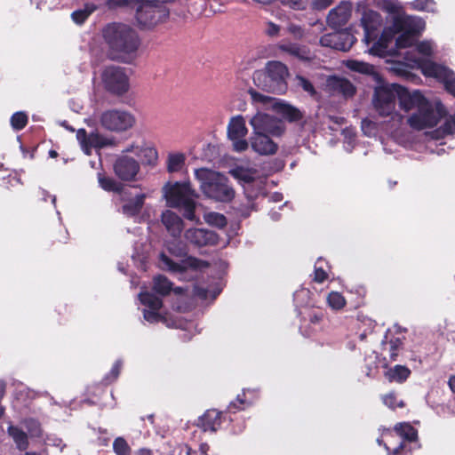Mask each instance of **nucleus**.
<instances>
[{
    "label": "nucleus",
    "mask_w": 455,
    "mask_h": 455,
    "mask_svg": "<svg viewBox=\"0 0 455 455\" xmlns=\"http://www.w3.org/2000/svg\"><path fill=\"white\" fill-rule=\"evenodd\" d=\"M435 43L424 40L416 44L414 50L407 51L404 60L408 67L419 68L424 76L434 77L444 84L445 89L455 97V74L449 68L430 60Z\"/></svg>",
    "instance_id": "1"
},
{
    "label": "nucleus",
    "mask_w": 455,
    "mask_h": 455,
    "mask_svg": "<svg viewBox=\"0 0 455 455\" xmlns=\"http://www.w3.org/2000/svg\"><path fill=\"white\" fill-rule=\"evenodd\" d=\"M425 21L418 17L397 19L395 20L392 28L383 30L378 41L374 42L370 49V52L378 56L391 53L393 50L389 46L395 34H398L395 38V47L397 50L411 47L425 29Z\"/></svg>",
    "instance_id": "2"
},
{
    "label": "nucleus",
    "mask_w": 455,
    "mask_h": 455,
    "mask_svg": "<svg viewBox=\"0 0 455 455\" xmlns=\"http://www.w3.org/2000/svg\"><path fill=\"white\" fill-rule=\"evenodd\" d=\"M102 36L110 58L124 62H129L135 57L140 44L137 32L124 23L107 25L102 30Z\"/></svg>",
    "instance_id": "3"
},
{
    "label": "nucleus",
    "mask_w": 455,
    "mask_h": 455,
    "mask_svg": "<svg viewBox=\"0 0 455 455\" xmlns=\"http://www.w3.org/2000/svg\"><path fill=\"white\" fill-rule=\"evenodd\" d=\"M163 196L168 207L182 210L185 219L200 223V219L195 213L196 195L188 182L166 183L163 187Z\"/></svg>",
    "instance_id": "4"
},
{
    "label": "nucleus",
    "mask_w": 455,
    "mask_h": 455,
    "mask_svg": "<svg viewBox=\"0 0 455 455\" xmlns=\"http://www.w3.org/2000/svg\"><path fill=\"white\" fill-rule=\"evenodd\" d=\"M287 67L276 60L268 61L263 69L253 74L254 84L263 91L274 93H283L286 91Z\"/></svg>",
    "instance_id": "5"
},
{
    "label": "nucleus",
    "mask_w": 455,
    "mask_h": 455,
    "mask_svg": "<svg viewBox=\"0 0 455 455\" xmlns=\"http://www.w3.org/2000/svg\"><path fill=\"white\" fill-rule=\"evenodd\" d=\"M195 175L207 197L220 202L233 199L235 191L228 185V179L224 175L205 168L196 170Z\"/></svg>",
    "instance_id": "6"
},
{
    "label": "nucleus",
    "mask_w": 455,
    "mask_h": 455,
    "mask_svg": "<svg viewBox=\"0 0 455 455\" xmlns=\"http://www.w3.org/2000/svg\"><path fill=\"white\" fill-rule=\"evenodd\" d=\"M397 98L396 84H379L375 88L372 103L381 116H389L392 127L397 130L403 123V116L395 111Z\"/></svg>",
    "instance_id": "7"
},
{
    "label": "nucleus",
    "mask_w": 455,
    "mask_h": 455,
    "mask_svg": "<svg viewBox=\"0 0 455 455\" xmlns=\"http://www.w3.org/2000/svg\"><path fill=\"white\" fill-rule=\"evenodd\" d=\"M446 111L440 101L430 102L427 100L407 119L411 128L421 131L435 127L445 116Z\"/></svg>",
    "instance_id": "8"
},
{
    "label": "nucleus",
    "mask_w": 455,
    "mask_h": 455,
    "mask_svg": "<svg viewBox=\"0 0 455 455\" xmlns=\"http://www.w3.org/2000/svg\"><path fill=\"white\" fill-rule=\"evenodd\" d=\"M99 122L105 130L114 132H124L135 125L136 117L128 110L109 108L100 114Z\"/></svg>",
    "instance_id": "9"
},
{
    "label": "nucleus",
    "mask_w": 455,
    "mask_h": 455,
    "mask_svg": "<svg viewBox=\"0 0 455 455\" xmlns=\"http://www.w3.org/2000/svg\"><path fill=\"white\" fill-rule=\"evenodd\" d=\"M100 77L104 89L112 95L123 96L130 89V78L124 68L114 65L106 67Z\"/></svg>",
    "instance_id": "10"
},
{
    "label": "nucleus",
    "mask_w": 455,
    "mask_h": 455,
    "mask_svg": "<svg viewBox=\"0 0 455 455\" xmlns=\"http://www.w3.org/2000/svg\"><path fill=\"white\" fill-rule=\"evenodd\" d=\"M168 15L169 11L166 6L157 1L140 0L136 12L138 22L145 28L156 26Z\"/></svg>",
    "instance_id": "11"
},
{
    "label": "nucleus",
    "mask_w": 455,
    "mask_h": 455,
    "mask_svg": "<svg viewBox=\"0 0 455 455\" xmlns=\"http://www.w3.org/2000/svg\"><path fill=\"white\" fill-rule=\"evenodd\" d=\"M252 133L281 136L284 132L283 122L268 114L258 112L249 121Z\"/></svg>",
    "instance_id": "12"
},
{
    "label": "nucleus",
    "mask_w": 455,
    "mask_h": 455,
    "mask_svg": "<svg viewBox=\"0 0 455 455\" xmlns=\"http://www.w3.org/2000/svg\"><path fill=\"white\" fill-rule=\"evenodd\" d=\"M159 265L163 269L180 275V278L185 279L187 276L189 278L194 277V272L204 265V263L192 257L182 259L180 262H175L165 254L162 253L160 255Z\"/></svg>",
    "instance_id": "13"
},
{
    "label": "nucleus",
    "mask_w": 455,
    "mask_h": 455,
    "mask_svg": "<svg viewBox=\"0 0 455 455\" xmlns=\"http://www.w3.org/2000/svg\"><path fill=\"white\" fill-rule=\"evenodd\" d=\"M230 174L243 187L244 194L250 201L261 193V180H256L258 175L256 170L236 167L230 171Z\"/></svg>",
    "instance_id": "14"
},
{
    "label": "nucleus",
    "mask_w": 455,
    "mask_h": 455,
    "mask_svg": "<svg viewBox=\"0 0 455 455\" xmlns=\"http://www.w3.org/2000/svg\"><path fill=\"white\" fill-rule=\"evenodd\" d=\"M249 94L254 102L262 103L263 105H271L277 113L290 122L298 121L302 117L301 112L291 105L286 104L281 100H275V99L258 92L254 89H250Z\"/></svg>",
    "instance_id": "15"
},
{
    "label": "nucleus",
    "mask_w": 455,
    "mask_h": 455,
    "mask_svg": "<svg viewBox=\"0 0 455 455\" xmlns=\"http://www.w3.org/2000/svg\"><path fill=\"white\" fill-rule=\"evenodd\" d=\"M228 138L232 141L233 148L236 152H243L248 147L249 143L245 137L248 133L246 127V121L241 115L232 116L228 122Z\"/></svg>",
    "instance_id": "16"
},
{
    "label": "nucleus",
    "mask_w": 455,
    "mask_h": 455,
    "mask_svg": "<svg viewBox=\"0 0 455 455\" xmlns=\"http://www.w3.org/2000/svg\"><path fill=\"white\" fill-rule=\"evenodd\" d=\"M355 37L347 30H340L326 34L320 38V44L323 47L347 52L354 43Z\"/></svg>",
    "instance_id": "17"
},
{
    "label": "nucleus",
    "mask_w": 455,
    "mask_h": 455,
    "mask_svg": "<svg viewBox=\"0 0 455 455\" xmlns=\"http://www.w3.org/2000/svg\"><path fill=\"white\" fill-rule=\"evenodd\" d=\"M139 299L142 305L146 307L143 310L144 319L149 323H158L164 320V316L159 310L163 306L162 299L157 296L148 292H140Z\"/></svg>",
    "instance_id": "18"
},
{
    "label": "nucleus",
    "mask_w": 455,
    "mask_h": 455,
    "mask_svg": "<svg viewBox=\"0 0 455 455\" xmlns=\"http://www.w3.org/2000/svg\"><path fill=\"white\" fill-rule=\"evenodd\" d=\"M396 93L399 106L405 112L417 110L421 104L427 100L419 91L410 92L398 84H396Z\"/></svg>",
    "instance_id": "19"
},
{
    "label": "nucleus",
    "mask_w": 455,
    "mask_h": 455,
    "mask_svg": "<svg viewBox=\"0 0 455 455\" xmlns=\"http://www.w3.org/2000/svg\"><path fill=\"white\" fill-rule=\"evenodd\" d=\"M361 22L364 29L363 41L367 44L374 42L377 39L379 31L382 27L381 15L374 11L364 12Z\"/></svg>",
    "instance_id": "20"
},
{
    "label": "nucleus",
    "mask_w": 455,
    "mask_h": 455,
    "mask_svg": "<svg viewBox=\"0 0 455 455\" xmlns=\"http://www.w3.org/2000/svg\"><path fill=\"white\" fill-rule=\"evenodd\" d=\"M184 237L187 242L197 247L214 245L218 243L217 234L205 228H188L185 231Z\"/></svg>",
    "instance_id": "21"
},
{
    "label": "nucleus",
    "mask_w": 455,
    "mask_h": 455,
    "mask_svg": "<svg viewBox=\"0 0 455 455\" xmlns=\"http://www.w3.org/2000/svg\"><path fill=\"white\" fill-rule=\"evenodd\" d=\"M146 198L145 193L132 194L124 191L122 212L128 217L137 216L140 212Z\"/></svg>",
    "instance_id": "22"
},
{
    "label": "nucleus",
    "mask_w": 455,
    "mask_h": 455,
    "mask_svg": "<svg viewBox=\"0 0 455 455\" xmlns=\"http://www.w3.org/2000/svg\"><path fill=\"white\" fill-rule=\"evenodd\" d=\"M269 136V134L252 133L250 138V144L252 150L261 156L275 154L278 146Z\"/></svg>",
    "instance_id": "23"
},
{
    "label": "nucleus",
    "mask_w": 455,
    "mask_h": 455,
    "mask_svg": "<svg viewBox=\"0 0 455 455\" xmlns=\"http://www.w3.org/2000/svg\"><path fill=\"white\" fill-rule=\"evenodd\" d=\"M351 12V4L348 2H342L329 12L327 16V23L333 28L342 27L350 19Z\"/></svg>",
    "instance_id": "24"
},
{
    "label": "nucleus",
    "mask_w": 455,
    "mask_h": 455,
    "mask_svg": "<svg viewBox=\"0 0 455 455\" xmlns=\"http://www.w3.org/2000/svg\"><path fill=\"white\" fill-rule=\"evenodd\" d=\"M76 139L81 146L82 150L90 155L93 148H102L108 144V140L104 139L98 133L92 132L87 135L84 129H79L76 132Z\"/></svg>",
    "instance_id": "25"
},
{
    "label": "nucleus",
    "mask_w": 455,
    "mask_h": 455,
    "mask_svg": "<svg viewBox=\"0 0 455 455\" xmlns=\"http://www.w3.org/2000/svg\"><path fill=\"white\" fill-rule=\"evenodd\" d=\"M140 165L138 162L128 156H122L115 164V172L116 175L124 180H132L138 173Z\"/></svg>",
    "instance_id": "26"
},
{
    "label": "nucleus",
    "mask_w": 455,
    "mask_h": 455,
    "mask_svg": "<svg viewBox=\"0 0 455 455\" xmlns=\"http://www.w3.org/2000/svg\"><path fill=\"white\" fill-rule=\"evenodd\" d=\"M161 221L172 237L176 238L180 235L184 221L177 213L171 210H165L161 214Z\"/></svg>",
    "instance_id": "27"
},
{
    "label": "nucleus",
    "mask_w": 455,
    "mask_h": 455,
    "mask_svg": "<svg viewBox=\"0 0 455 455\" xmlns=\"http://www.w3.org/2000/svg\"><path fill=\"white\" fill-rule=\"evenodd\" d=\"M278 49L299 60H308L311 59L309 51L305 46L291 42H281Z\"/></svg>",
    "instance_id": "28"
},
{
    "label": "nucleus",
    "mask_w": 455,
    "mask_h": 455,
    "mask_svg": "<svg viewBox=\"0 0 455 455\" xmlns=\"http://www.w3.org/2000/svg\"><path fill=\"white\" fill-rule=\"evenodd\" d=\"M220 424V412L216 410H208L200 419L198 425L204 431L214 432Z\"/></svg>",
    "instance_id": "29"
},
{
    "label": "nucleus",
    "mask_w": 455,
    "mask_h": 455,
    "mask_svg": "<svg viewBox=\"0 0 455 455\" xmlns=\"http://www.w3.org/2000/svg\"><path fill=\"white\" fill-rule=\"evenodd\" d=\"M186 155L182 152H171L167 156L166 169L170 173L181 172L186 164Z\"/></svg>",
    "instance_id": "30"
},
{
    "label": "nucleus",
    "mask_w": 455,
    "mask_h": 455,
    "mask_svg": "<svg viewBox=\"0 0 455 455\" xmlns=\"http://www.w3.org/2000/svg\"><path fill=\"white\" fill-rule=\"evenodd\" d=\"M329 85L345 97H351L355 92V86L345 78L332 77L329 80Z\"/></svg>",
    "instance_id": "31"
},
{
    "label": "nucleus",
    "mask_w": 455,
    "mask_h": 455,
    "mask_svg": "<svg viewBox=\"0 0 455 455\" xmlns=\"http://www.w3.org/2000/svg\"><path fill=\"white\" fill-rule=\"evenodd\" d=\"M136 156L144 160L148 164H156L158 158L156 148L148 142H140V148L136 151Z\"/></svg>",
    "instance_id": "32"
},
{
    "label": "nucleus",
    "mask_w": 455,
    "mask_h": 455,
    "mask_svg": "<svg viewBox=\"0 0 455 455\" xmlns=\"http://www.w3.org/2000/svg\"><path fill=\"white\" fill-rule=\"evenodd\" d=\"M345 65L348 69L352 71L359 72L362 74L372 75L376 80H379V76L375 72L374 66L372 65L355 60H347Z\"/></svg>",
    "instance_id": "33"
},
{
    "label": "nucleus",
    "mask_w": 455,
    "mask_h": 455,
    "mask_svg": "<svg viewBox=\"0 0 455 455\" xmlns=\"http://www.w3.org/2000/svg\"><path fill=\"white\" fill-rule=\"evenodd\" d=\"M410 373L411 371L407 367L395 365L387 371L385 376L391 382L395 381L400 383L404 381L409 377Z\"/></svg>",
    "instance_id": "34"
},
{
    "label": "nucleus",
    "mask_w": 455,
    "mask_h": 455,
    "mask_svg": "<svg viewBox=\"0 0 455 455\" xmlns=\"http://www.w3.org/2000/svg\"><path fill=\"white\" fill-rule=\"evenodd\" d=\"M395 432L404 440L412 442L417 438V431L409 423H398L395 427Z\"/></svg>",
    "instance_id": "35"
},
{
    "label": "nucleus",
    "mask_w": 455,
    "mask_h": 455,
    "mask_svg": "<svg viewBox=\"0 0 455 455\" xmlns=\"http://www.w3.org/2000/svg\"><path fill=\"white\" fill-rule=\"evenodd\" d=\"M8 433L12 437L13 441L17 444L20 450H25L28 447V437L27 435L16 427L10 426L8 427Z\"/></svg>",
    "instance_id": "36"
},
{
    "label": "nucleus",
    "mask_w": 455,
    "mask_h": 455,
    "mask_svg": "<svg viewBox=\"0 0 455 455\" xmlns=\"http://www.w3.org/2000/svg\"><path fill=\"white\" fill-rule=\"evenodd\" d=\"M153 289L158 294L167 295L172 290V283L164 276L158 275L154 278Z\"/></svg>",
    "instance_id": "37"
},
{
    "label": "nucleus",
    "mask_w": 455,
    "mask_h": 455,
    "mask_svg": "<svg viewBox=\"0 0 455 455\" xmlns=\"http://www.w3.org/2000/svg\"><path fill=\"white\" fill-rule=\"evenodd\" d=\"M95 9L96 6L94 4H88L84 9L75 11L71 14V17L76 24H82L89 17V15L95 11Z\"/></svg>",
    "instance_id": "38"
},
{
    "label": "nucleus",
    "mask_w": 455,
    "mask_h": 455,
    "mask_svg": "<svg viewBox=\"0 0 455 455\" xmlns=\"http://www.w3.org/2000/svg\"><path fill=\"white\" fill-rule=\"evenodd\" d=\"M204 220L206 223L217 228H224L227 225L226 217L223 214L218 212H209L204 215Z\"/></svg>",
    "instance_id": "39"
},
{
    "label": "nucleus",
    "mask_w": 455,
    "mask_h": 455,
    "mask_svg": "<svg viewBox=\"0 0 455 455\" xmlns=\"http://www.w3.org/2000/svg\"><path fill=\"white\" fill-rule=\"evenodd\" d=\"M327 301L329 306L335 310L342 308L346 304L344 297L337 291H331L327 297Z\"/></svg>",
    "instance_id": "40"
},
{
    "label": "nucleus",
    "mask_w": 455,
    "mask_h": 455,
    "mask_svg": "<svg viewBox=\"0 0 455 455\" xmlns=\"http://www.w3.org/2000/svg\"><path fill=\"white\" fill-rule=\"evenodd\" d=\"M28 123V116L23 112H16L11 117V124L14 130L23 129Z\"/></svg>",
    "instance_id": "41"
},
{
    "label": "nucleus",
    "mask_w": 455,
    "mask_h": 455,
    "mask_svg": "<svg viewBox=\"0 0 455 455\" xmlns=\"http://www.w3.org/2000/svg\"><path fill=\"white\" fill-rule=\"evenodd\" d=\"M411 5L417 11L435 12V4L433 0H414Z\"/></svg>",
    "instance_id": "42"
},
{
    "label": "nucleus",
    "mask_w": 455,
    "mask_h": 455,
    "mask_svg": "<svg viewBox=\"0 0 455 455\" xmlns=\"http://www.w3.org/2000/svg\"><path fill=\"white\" fill-rule=\"evenodd\" d=\"M382 401L386 406L390 409H395L396 407H403V401H397V397L395 393H388L382 396Z\"/></svg>",
    "instance_id": "43"
},
{
    "label": "nucleus",
    "mask_w": 455,
    "mask_h": 455,
    "mask_svg": "<svg viewBox=\"0 0 455 455\" xmlns=\"http://www.w3.org/2000/svg\"><path fill=\"white\" fill-rule=\"evenodd\" d=\"M113 449L117 455H127L130 451L126 441L122 437H118L114 441Z\"/></svg>",
    "instance_id": "44"
},
{
    "label": "nucleus",
    "mask_w": 455,
    "mask_h": 455,
    "mask_svg": "<svg viewBox=\"0 0 455 455\" xmlns=\"http://www.w3.org/2000/svg\"><path fill=\"white\" fill-rule=\"evenodd\" d=\"M323 260L320 258L315 265L314 280L317 283H323L327 278V273L323 268Z\"/></svg>",
    "instance_id": "45"
},
{
    "label": "nucleus",
    "mask_w": 455,
    "mask_h": 455,
    "mask_svg": "<svg viewBox=\"0 0 455 455\" xmlns=\"http://www.w3.org/2000/svg\"><path fill=\"white\" fill-rule=\"evenodd\" d=\"M100 187L107 191H116L119 189V184L110 178L99 177Z\"/></svg>",
    "instance_id": "46"
},
{
    "label": "nucleus",
    "mask_w": 455,
    "mask_h": 455,
    "mask_svg": "<svg viewBox=\"0 0 455 455\" xmlns=\"http://www.w3.org/2000/svg\"><path fill=\"white\" fill-rule=\"evenodd\" d=\"M122 361L121 360H117L113 367L111 368L110 371L108 374L106 375L105 377V381L107 383H111L113 381H115L117 377L119 376L120 374V371H121V368H122Z\"/></svg>",
    "instance_id": "47"
},
{
    "label": "nucleus",
    "mask_w": 455,
    "mask_h": 455,
    "mask_svg": "<svg viewBox=\"0 0 455 455\" xmlns=\"http://www.w3.org/2000/svg\"><path fill=\"white\" fill-rule=\"evenodd\" d=\"M26 427L32 436H39L41 428L39 423L35 419H28L25 421Z\"/></svg>",
    "instance_id": "48"
},
{
    "label": "nucleus",
    "mask_w": 455,
    "mask_h": 455,
    "mask_svg": "<svg viewBox=\"0 0 455 455\" xmlns=\"http://www.w3.org/2000/svg\"><path fill=\"white\" fill-rule=\"evenodd\" d=\"M403 342L400 338H395L394 339H390L388 342L389 351H390V358L392 360H395L398 355V350L400 349Z\"/></svg>",
    "instance_id": "49"
},
{
    "label": "nucleus",
    "mask_w": 455,
    "mask_h": 455,
    "mask_svg": "<svg viewBox=\"0 0 455 455\" xmlns=\"http://www.w3.org/2000/svg\"><path fill=\"white\" fill-rule=\"evenodd\" d=\"M362 131L368 137L374 136L376 133V124L371 120H363Z\"/></svg>",
    "instance_id": "50"
},
{
    "label": "nucleus",
    "mask_w": 455,
    "mask_h": 455,
    "mask_svg": "<svg viewBox=\"0 0 455 455\" xmlns=\"http://www.w3.org/2000/svg\"><path fill=\"white\" fill-rule=\"evenodd\" d=\"M286 29L296 39H301L305 35L304 29L297 24L290 23Z\"/></svg>",
    "instance_id": "51"
},
{
    "label": "nucleus",
    "mask_w": 455,
    "mask_h": 455,
    "mask_svg": "<svg viewBox=\"0 0 455 455\" xmlns=\"http://www.w3.org/2000/svg\"><path fill=\"white\" fill-rule=\"evenodd\" d=\"M280 26L272 21H267L265 23L264 32L268 36H277L280 33Z\"/></svg>",
    "instance_id": "52"
},
{
    "label": "nucleus",
    "mask_w": 455,
    "mask_h": 455,
    "mask_svg": "<svg viewBox=\"0 0 455 455\" xmlns=\"http://www.w3.org/2000/svg\"><path fill=\"white\" fill-rule=\"evenodd\" d=\"M296 80L298 82V85L300 86L305 92L310 93L311 95L315 93V88L307 79L301 76H298Z\"/></svg>",
    "instance_id": "53"
},
{
    "label": "nucleus",
    "mask_w": 455,
    "mask_h": 455,
    "mask_svg": "<svg viewBox=\"0 0 455 455\" xmlns=\"http://www.w3.org/2000/svg\"><path fill=\"white\" fill-rule=\"evenodd\" d=\"M283 5L294 10H304L305 2L303 0H278Z\"/></svg>",
    "instance_id": "54"
},
{
    "label": "nucleus",
    "mask_w": 455,
    "mask_h": 455,
    "mask_svg": "<svg viewBox=\"0 0 455 455\" xmlns=\"http://www.w3.org/2000/svg\"><path fill=\"white\" fill-rule=\"evenodd\" d=\"M443 132L446 134H452L455 132V115L450 116L443 126Z\"/></svg>",
    "instance_id": "55"
},
{
    "label": "nucleus",
    "mask_w": 455,
    "mask_h": 455,
    "mask_svg": "<svg viewBox=\"0 0 455 455\" xmlns=\"http://www.w3.org/2000/svg\"><path fill=\"white\" fill-rule=\"evenodd\" d=\"M383 8L388 12L395 13L399 12L401 5L397 1L387 0L383 3Z\"/></svg>",
    "instance_id": "56"
},
{
    "label": "nucleus",
    "mask_w": 455,
    "mask_h": 455,
    "mask_svg": "<svg viewBox=\"0 0 455 455\" xmlns=\"http://www.w3.org/2000/svg\"><path fill=\"white\" fill-rule=\"evenodd\" d=\"M333 0H311L312 8L317 11H322L329 7Z\"/></svg>",
    "instance_id": "57"
},
{
    "label": "nucleus",
    "mask_w": 455,
    "mask_h": 455,
    "mask_svg": "<svg viewBox=\"0 0 455 455\" xmlns=\"http://www.w3.org/2000/svg\"><path fill=\"white\" fill-rule=\"evenodd\" d=\"M132 0H107V5L110 9L124 7L128 5Z\"/></svg>",
    "instance_id": "58"
},
{
    "label": "nucleus",
    "mask_w": 455,
    "mask_h": 455,
    "mask_svg": "<svg viewBox=\"0 0 455 455\" xmlns=\"http://www.w3.org/2000/svg\"><path fill=\"white\" fill-rule=\"evenodd\" d=\"M193 294L203 299H206L208 298V291L198 285L194 286Z\"/></svg>",
    "instance_id": "59"
},
{
    "label": "nucleus",
    "mask_w": 455,
    "mask_h": 455,
    "mask_svg": "<svg viewBox=\"0 0 455 455\" xmlns=\"http://www.w3.org/2000/svg\"><path fill=\"white\" fill-rule=\"evenodd\" d=\"M343 134L345 136V139L347 140V143L350 146V148H347V150H351V148H353L352 141L354 140L355 133L350 130H344Z\"/></svg>",
    "instance_id": "60"
},
{
    "label": "nucleus",
    "mask_w": 455,
    "mask_h": 455,
    "mask_svg": "<svg viewBox=\"0 0 455 455\" xmlns=\"http://www.w3.org/2000/svg\"><path fill=\"white\" fill-rule=\"evenodd\" d=\"M140 143H137V142H134L131 145H129L124 150V152H126V153H134L136 155V151L139 150L140 148Z\"/></svg>",
    "instance_id": "61"
},
{
    "label": "nucleus",
    "mask_w": 455,
    "mask_h": 455,
    "mask_svg": "<svg viewBox=\"0 0 455 455\" xmlns=\"http://www.w3.org/2000/svg\"><path fill=\"white\" fill-rule=\"evenodd\" d=\"M329 119L336 124H342L345 121L344 117L329 116Z\"/></svg>",
    "instance_id": "62"
},
{
    "label": "nucleus",
    "mask_w": 455,
    "mask_h": 455,
    "mask_svg": "<svg viewBox=\"0 0 455 455\" xmlns=\"http://www.w3.org/2000/svg\"><path fill=\"white\" fill-rule=\"evenodd\" d=\"M200 455H207V452L209 451V445L207 443H202L200 445Z\"/></svg>",
    "instance_id": "63"
},
{
    "label": "nucleus",
    "mask_w": 455,
    "mask_h": 455,
    "mask_svg": "<svg viewBox=\"0 0 455 455\" xmlns=\"http://www.w3.org/2000/svg\"><path fill=\"white\" fill-rule=\"evenodd\" d=\"M449 386H450V388L451 389V391L453 393H455V375L454 376H451L449 379Z\"/></svg>",
    "instance_id": "64"
}]
</instances>
